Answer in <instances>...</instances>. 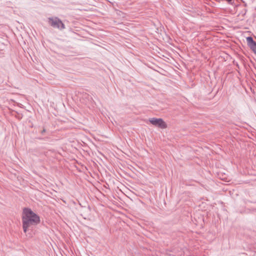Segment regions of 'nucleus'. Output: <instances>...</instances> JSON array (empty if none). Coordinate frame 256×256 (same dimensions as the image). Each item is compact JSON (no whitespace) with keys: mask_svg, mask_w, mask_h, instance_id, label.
Returning <instances> with one entry per match:
<instances>
[{"mask_svg":"<svg viewBox=\"0 0 256 256\" xmlns=\"http://www.w3.org/2000/svg\"><path fill=\"white\" fill-rule=\"evenodd\" d=\"M40 216L30 208H24L22 210V223L24 232L26 233L29 228H33L40 223Z\"/></svg>","mask_w":256,"mask_h":256,"instance_id":"nucleus-1","label":"nucleus"},{"mask_svg":"<svg viewBox=\"0 0 256 256\" xmlns=\"http://www.w3.org/2000/svg\"><path fill=\"white\" fill-rule=\"evenodd\" d=\"M48 23L52 28H58L61 30L66 28L65 25L62 20L56 16L48 18Z\"/></svg>","mask_w":256,"mask_h":256,"instance_id":"nucleus-2","label":"nucleus"},{"mask_svg":"<svg viewBox=\"0 0 256 256\" xmlns=\"http://www.w3.org/2000/svg\"><path fill=\"white\" fill-rule=\"evenodd\" d=\"M149 122L153 126L162 129H164L168 127L167 124L162 118H150Z\"/></svg>","mask_w":256,"mask_h":256,"instance_id":"nucleus-3","label":"nucleus"},{"mask_svg":"<svg viewBox=\"0 0 256 256\" xmlns=\"http://www.w3.org/2000/svg\"><path fill=\"white\" fill-rule=\"evenodd\" d=\"M246 39L248 46L253 52L256 54V42L252 36H248Z\"/></svg>","mask_w":256,"mask_h":256,"instance_id":"nucleus-4","label":"nucleus"},{"mask_svg":"<svg viewBox=\"0 0 256 256\" xmlns=\"http://www.w3.org/2000/svg\"><path fill=\"white\" fill-rule=\"evenodd\" d=\"M46 130L44 128H43V130L41 131L40 133L42 134H44L46 132Z\"/></svg>","mask_w":256,"mask_h":256,"instance_id":"nucleus-5","label":"nucleus"},{"mask_svg":"<svg viewBox=\"0 0 256 256\" xmlns=\"http://www.w3.org/2000/svg\"><path fill=\"white\" fill-rule=\"evenodd\" d=\"M38 138V140H43V138Z\"/></svg>","mask_w":256,"mask_h":256,"instance_id":"nucleus-6","label":"nucleus"},{"mask_svg":"<svg viewBox=\"0 0 256 256\" xmlns=\"http://www.w3.org/2000/svg\"><path fill=\"white\" fill-rule=\"evenodd\" d=\"M236 66L237 67H238V68L239 67V66H238V64H236Z\"/></svg>","mask_w":256,"mask_h":256,"instance_id":"nucleus-7","label":"nucleus"}]
</instances>
